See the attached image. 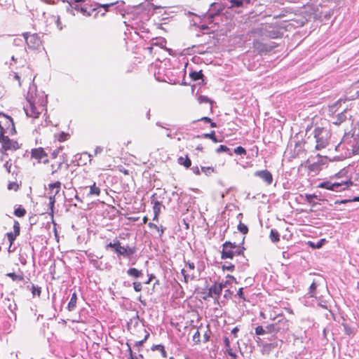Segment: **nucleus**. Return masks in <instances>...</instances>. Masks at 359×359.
Here are the masks:
<instances>
[{
	"label": "nucleus",
	"mask_w": 359,
	"mask_h": 359,
	"mask_svg": "<svg viewBox=\"0 0 359 359\" xmlns=\"http://www.w3.org/2000/svg\"><path fill=\"white\" fill-rule=\"evenodd\" d=\"M14 78L18 81L19 86L22 82L29 83V90L26 95V104L23 109L27 116L36 118L46 109L47 104V96L44 92L37 90L36 86L34 83L35 76L32 70L29 67H25L20 72H15Z\"/></svg>",
	"instance_id": "nucleus-1"
},
{
	"label": "nucleus",
	"mask_w": 359,
	"mask_h": 359,
	"mask_svg": "<svg viewBox=\"0 0 359 359\" xmlns=\"http://www.w3.org/2000/svg\"><path fill=\"white\" fill-rule=\"evenodd\" d=\"M337 151H345L346 156L354 154L359 151V137L352 133H345L341 142L337 144H333Z\"/></svg>",
	"instance_id": "nucleus-2"
},
{
	"label": "nucleus",
	"mask_w": 359,
	"mask_h": 359,
	"mask_svg": "<svg viewBox=\"0 0 359 359\" xmlns=\"http://www.w3.org/2000/svg\"><path fill=\"white\" fill-rule=\"evenodd\" d=\"M244 250L243 243L236 245L235 243L226 241L222 245V258L233 259L237 256H241Z\"/></svg>",
	"instance_id": "nucleus-3"
},
{
	"label": "nucleus",
	"mask_w": 359,
	"mask_h": 359,
	"mask_svg": "<svg viewBox=\"0 0 359 359\" xmlns=\"http://www.w3.org/2000/svg\"><path fill=\"white\" fill-rule=\"evenodd\" d=\"M316 149L320 150L330 145L331 133L324 128H317L314 130Z\"/></svg>",
	"instance_id": "nucleus-4"
},
{
	"label": "nucleus",
	"mask_w": 359,
	"mask_h": 359,
	"mask_svg": "<svg viewBox=\"0 0 359 359\" xmlns=\"http://www.w3.org/2000/svg\"><path fill=\"white\" fill-rule=\"evenodd\" d=\"M273 320L275 321L273 323L266 326L268 332H279L289 329V322L283 316H278L273 318Z\"/></svg>",
	"instance_id": "nucleus-5"
},
{
	"label": "nucleus",
	"mask_w": 359,
	"mask_h": 359,
	"mask_svg": "<svg viewBox=\"0 0 359 359\" xmlns=\"http://www.w3.org/2000/svg\"><path fill=\"white\" fill-rule=\"evenodd\" d=\"M353 184L351 180L341 181V182H331L330 181L323 182L318 185V188L326 189L334 191L345 190Z\"/></svg>",
	"instance_id": "nucleus-6"
},
{
	"label": "nucleus",
	"mask_w": 359,
	"mask_h": 359,
	"mask_svg": "<svg viewBox=\"0 0 359 359\" xmlns=\"http://www.w3.org/2000/svg\"><path fill=\"white\" fill-rule=\"evenodd\" d=\"M22 36L27 47L29 49L36 50L41 46L42 42L37 34H29L28 32H25L23 33Z\"/></svg>",
	"instance_id": "nucleus-7"
},
{
	"label": "nucleus",
	"mask_w": 359,
	"mask_h": 359,
	"mask_svg": "<svg viewBox=\"0 0 359 359\" xmlns=\"http://www.w3.org/2000/svg\"><path fill=\"white\" fill-rule=\"evenodd\" d=\"M195 264L193 262H186V268L182 269L181 273L184 276V281L188 283L189 280H193L196 277L194 271Z\"/></svg>",
	"instance_id": "nucleus-8"
},
{
	"label": "nucleus",
	"mask_w": 359,
	"mask_h": 359,
	"mask_svg": "<svg viewBox=\"0 0 359 359\" xmlns=\"http://www.w3.org/2000/svg\"><path fill=\"white\" fill-rule=\"evenodd\" d=\"M32 158L38 161V163H48V154L42 147L32 149L31 151Z\"/></svg>",
	"instance_id": "nucleus-9"
},
{
	"label": "nucleus",
	"mask_w": 359,
	"mask_h": 359,
	"mask_svg": "<svg viewBox=\"0 0 359 359\" xmlns=\"http://www.w3.org/2000/svg\"><path fill=\"white\" fill-rule=\"evenodd\" d=\"M114 4V3L105 4H97L96 7L91 9L92 15H93L94 18H97L99 13H100L102 16H104L105 13L109 11V8L113 7Z\"/></svg>",
	"instance_id": "nucleus-10"
},
{
	"label": "nucleus",
	"mask_w": 359,
	"mask_h": 359,
	"mask_svg": "<svg viewBox=\"0 0 359 359\" xmlns=\"http://www.w3.org/2000/svg\"><path fill=\"white\" fill-rule=\"evenodd\" d=\"M118 255H121L126 258H130L133 254L136 252L135 247L122 246L121 243L117 246L116 252Z\"/></svg>",
	"instance_id": "nucleus-11"
},
{
	"label": "nucleus",
	"mask_w": 359,
	"mask_h": 359,
	"mask_svg": "<svg viewBox=\"0 0 359 359\" xmlns=\"http://www.w3.org/2000/svg\"><path fill=\"white\" fill-rule=\"evenodd\" d=\"M67 11H70L74 15L75 13L73 12V10L82 13L85 16H91L92 12L91 10L90 11H87V9L80 5V4L75 3L72 4V2H69V6L67 7Z\"/></svg>",
	"instance_id": "nucleus-12"
},
{
	"label": "nucleus",
	"mask_w": 359,
	"mask_h": 359,
	"mask_svg": "<svg viewBox=\"0 0 359 359\" xmlns=\"http://www.w3.org/2000/svg\"><path fill=\"white\" fill-rule=\"evenodd\" d=\"M255 176L260 177L267 184H271L273 182V176L267 170L257 171L255 172Z\"/></svg>",
	"instance_id": "nucleus-13"
},
{
	"label": "nucleus",
	"mask_w": 359,
	"mask_h": 359,
	"mask_svg": "<svg viewBox=\"0 0 359 359\" xmlns=\"http://www.w3.org/2000/svg\"><path fill=\"white\" fill-rule=\"evenodd\" d=\"M222 11L223 8L220 4L214 3L211 5V8L207 13V18L209 20H212L213 18Z\"/></svg>",
	"instance_id": "nucleus-14"
},
{
	"label": "nucleus",
	"mask_w": 359,
	"mask_h": 359,
	"mask_svg": "<svg viewBox=\"0 0 359 359\" xmlns=\"http://www.w3.org/2000/svg\"><path fill=\"white\" fill-rule=\"evenodd\" d=\"M348 94L347 97L348 100L359 99V81L351 86Z\"/></svg>",
	"instance_id": "nucleus-15"
},
{
	"label": "nucleus",
	"mask_w": 359,
	"mask_h": 359,
	"mask_svg": "<svg viewBox=\"0 0 359 359\" xmlns=\"http://www.w3.org/2000/svg\"><path fill=\"white\" fill-rule=\"evenodd\" d=\"M222 291V286L217 285V283H215L209 288L208 296L218 298L221 294Z\"/></svg>",
	"instance_id": "nucleus-16"
},
{
	"label": "nucleus",
	"mask_w": 359,
	"mask_h": 359,
	"mask_svg": "<svg viewBox=\"0 0 359 359\" xmlns=\"http://www.w3.org/2000/svg\"><path fill=\"white\" fill-rule=\"evenodd\" d=\"M346 109H344L343 111L337 114L336 117H333L332 123L335 125H339L346 120Z\"/></svg>",
	"instance_id": "nucleus-17"
},
{
	"label": "nucleus",
	"mask_w": 359,
	"mask_h": 359,
	"mask_svg": "<svg viewBox=\"0 0 359 359\" xmlns=\"http://www.w3.org/2000/svg\"><path fill=\"white\" fill-rule=\"evenodd\" d=\"M88 188L89 192L87 194L88 197H91L93 196H100L101 190L100 188L97 186L95 182H94L91 186L88 187Z\"/></svg>",
	"instance_id": "nucleus-18"
},
{
	"label": "nucleus",
	"mask_w": 359,
	"mask_h": 359,
	"mask_svg": "<svg viewBox=\"0 0 359 359\" xmlns=\"http://www.w3.org/2000/svg\"><path fill=\"white\" fill-rule=\"evenodd\" d=\"M250 0H229V7L233 8V7H240L243 6L244 4H250Z\"/></svg>",
	"instance_id": "nucleus-19"
},
{
	"label": "nucleus",
	"mask_w": 359,
	"mask_h": 359,
	"mask_svg": "<svg viewBox=\"0 0 359 359\" xmlns=\"http://www.w3.org/2000/svg\"><path fill=\"white\" fill-rule=\"evenodd\" d=\"M76 301H77V295L76 292H74L72 295V297L70 299V301L68 303L67 305V309L69 311H74L76 306Z\"/></svg>",
	"instance_id": "nucleus-20"
},
{
	"label": "nucleus",
	"mask_w": 359,
	"mask_h": 359,
	"mask_svg": "<svg viewBox=\"0 0 359 359\" xmlns=\"http://www.w3.org/2000/svg\"><path fill=\"white\" fill-rule=\"evenodd\" d=\"M127 273L129 276L137 278H140L142 275V271H140L135 268H130L127 271Z\"/></svg>",
	"instance_id": "nucleus-21"
},
{
	"label": "nucleus",
	"mask_w": 359,
	"mask_h": 359,
	"mask_svg": "<svg viewBox=\"0 0 359 359\" xmlns=\"http://www.w3.org/2000/svg\"><path fill=\"white\" fill-rule=\"evenodd\" d=\"M151 202L154 203L153 211L154 213L160 214L161 208V203L158 201H154V195L151 197Z\"/></svg>",
	"instance_id": "nucleus-22"
},
{
	"label": "nucleus",
	"mask_w": 359,
	"mask_h": 359,
	"mask_svg": "<svg viewBox=\"0 0 359 359\" xmlns=\"http://www.w3.org/2000/svg\"><path fill=\"white\" fill-rule=\"evenodd\" d=\"M178 163H179V164L182 165L186 168H189L191 165V161L187 156L180 157L178 158Z\"/></svg>",
	"instance_id": "nucleus-23"
},
{
	"label": "nucleus",
	"mask_w": 359,
	"mask_h": 359,
	"mask_svg": "<svg viewBox=\"0 0 359 359\" xmlns=\"http://www.w3.org/2000/svg\"><path fill=\"white\" fill-rule=\"evenodd\" d=\"M273 29V28L270 25L265 26V29L268 32L267 36H269L270 38H273V39L278 37V32L271 30Z\"/></svg>",
	"instance_id": "nucleus-24"
},
{
	"label": "nucleus",
	"mask_w": 359,
	"mask_h": 359,
	"mask_svg": "<svg viewBox=\"0 0 359 359\" xmlns=\"http://www.w3.org/2000/svg\"><path fill=\"white\" fill-rule=\"evenodd\" d=\"M153 351H159L161 353V355L163 358H167V352L165 350V348L161 344L154 345L151 348Z\"/></svg>",
	"instance_id": "nucleus-25"
},
{
	"label": "nucleus",
	"mask_w": 359,
	"mask_h": 359,
	"mask_svg": "<svg viewBox=\"0 0 359 359\" xmlns=\"http://www.w3.org/2000/svg\"><path fill=\"white\" fill-rule=\"evenodd\" d=\"M6 276L10 277L13 281H21L23 280L24 277L21 274H16L15 273H8Z\"/></svg>",
	"instance_id": "nucleus-26"
},
{
	"label": "nucleus",
	"mask_w": 359,
	"mask_h": 359,
	"mask_svg": "<svg viewBox=\"0 0 359 359\" xmlns=\"http://www.w3.org/2000/svg\"><path fill=\"white\" fill-rule=\"evenodd\" d=\"M62 165V162L51 164L50 166V170L51 174L54 175L55 172H57L61 168Z\"/></svg>",
	"instance_id": "nucleus-27"
},
{
	"label": "nucleus",
	"mask_w": 359,
	"mask_h": 359,
	"mask_svg": "<svg viewBox=\"0 0 359 359\" xmlns=\"http://www.w3.org/2000/svg\"><path fill=\"white\" fill-rule=\"evenodd\" d=\"M308 169L310 172H317L321 169V165L318 163L309 164Z\"/></svg>",
	"instance_id": "nucleus-28"
},
{
	"label": "nucleus",
	"mask_w": 359,
	"mask_h": 359,
	"mask_svg": "<svg viewBox=\"0 0 359 359\" xmlns=\"http://www.w3.org/2000/svg\"><path fill=\"white\" fill-rule=\"evenodd\" d=\"M189 76L194 81H198L203 78V74L202 73V71H199L191 72Z\"/></svg>",
	"instance_id": "nucleus-29"
},
{
	"label": "nucleus",
	"mask_w": 359,
	"mask_h": 359,
	"mask_svg": "<svg viewBox=\"0 0 359 359\" xmlns=\"http://www.w3.org/2000/svg\"><path fill=\"white\" fill-rule=\"evenodd\" d=\"M57 194H58V190H56L55 192L53 195L49 196V207H50V209L52 212H53V207H54V204L55 202V197Z\"/></svg>",
	"instance_id": "nucleus-30"
},
{
	"label": "nucleus",
	"mask_w": 359,
	"mask_h": 359,
	"mask_svg": "<svg viewBox=\"0 0 359 359\" xmlns=\"http://www.w3.org/2000/svg\"><path fill=\"white\" fill-rule=\"evenodd\" d=\"M270 238L272 242H277L279 241V233L277 231L271 229L270 232Z\"/></svg>",
	"instance_id": "nucleus-31"
},
{
	"label": "nucleus",
	"mask_w": 359,
	"mask_h": 359,
	"mask_svg": "<svg viewBox=\"0 0 359 359\" xmlns=\"http://www.w3.org/2000/svg\"><path fill=\"white\" fill-rule=\"evenodd\" d=\"M238 230L243 234H247L248 232V226L241 222H240V223L238 225Z\"/></svg>",
	"instance_id": "nucleus-32"
},
{
	"label": "nucleus",
	"mask_w": 359,
	"mask_h": 359,
	"mask_svg": "<svg viewBox=\"0 0 359 359\" xmlns=\"http://www.w3.org/2000/svg\"><path fill=\"white\" fill-rule=\"evenodd\" d=\"M55 137L58 141L64 142L69 138V135L68 133L62 132V133H59L57 135H55Z\"/></svg>",
	"instance_id": "nucleus-33"
},
{
	"label": "nucleus",
	"mask_w": 359,
	"mask_h": 359,
	"mask_svg": "<svg viewBox=\"0 0 359 359\" xmlns=\"http://www.w3.org/2000/svg\"><path fill=\"white\" fill-rule=\"evenodd\" d=\"M265 333H271V332H268V330L266 329V327L265 329H264L262 326H257L255 328V334L257 335H262Z\"/></svg>",
	"instance_id": "nucleus-34"
},
{
	"label": "nucleus",
	"mask_w": 359,
	"mask_h": 359,
	"mask_svg": "<svg viewBox=\"0 0 359 359\" xmlns=\"http://www.w3.org/2000/svg\"><path fill=\"white\" fill-rule=\"evenodd\" d=\"M316 288H317L316 283L315 282H313L312 284L311 285L310 287H309V296L311 297H316Z\"/></svg>",
	"instance_id": "nucleus-35"
},
{
	"label": "nucleus",
	"mask_w": 359,
	"mask_h": 359,
	"mask_svg": "<svg viewBox=\"0 0 359 359\" xmlns=\"http://www.w3.org/2000/svg\"><path fill=\"white\" fill-rule=\"evenodd\" d=\"M203 136L205 137V138H209V139H211L214 142H218V140L217 139V137H215V131H212L211 133H205V134H203Z\"/></svg>",
	"instance_id": "nucleus-36"
},
{
	"label": "nucleus",
	"mask_w": 359,
	"mask_h": 359,
	"mask_svg": "<svg viewBox=\"0 0 359 359\" xmlns=\"http://www.w3.org/2000/svg\"><path fill=\"white\" fill-rule=\"evenodd\" d=\"M346 100V99H345L344 100L342 99L339 100L337 102H335L334 104L330 107V111L331 112H336L337 111V106L339 104H341L342 102H345Z\"/></svg>",
	"instance_id": "nucleus-37"
},
{
	"label": "nucleus",
	"mask_w": 359,
	"mask_h": 359,
	"mask_svg": "<svg viewBox=\"0 0 359 359\" xmlns=\"http://www.w3.org/2000/svg\"><path fill=\"white\" fill-rule=\"evenodd\" d=\"M149 226L150 228H152V229H154L155 230H156L158 232H159L160 233V236H161V235L164 232V229L163 228V226H158L156 224H154V223H149Z\"/></svg>",
	"instance_id": "nucleus-38"
},
{
	"label": "nucleus",
	"mask_w": 359,
	"mask_h": 359,
	"mask_svg": "<svg viewBox=\"0 0 359 359\" xmlns=\"http://www.w3.org/2000/svg\"><path fill=\"white\" fill-rule=\"evenodd\" d=\"M234 268H235V265L231 263L225 262L222 265V269L224 271L226 270V271H233Z\"/></svg>",
	"instance_id": "nucleus-39"
},
{
	"label": "nucleus",
	"mask_w": 359,
	"mask_h": 359,
	"mask_svg": "<svg viewBox=\"0 0 359 359\" xmlns=\"http://www.w3.org/2000/svg\"><path fill=\"white\" fill-rule=\"evenodd\" d=\"M26 213V211L24 208H18L15 210L14 214L17 217H23Z\"/></svg>",
	"instance_id": "nucleus-40"
},
{
	"label": "nucleus",
	"mask_w": 359,
	"mask_h": 359,
	"mask_svg": "<svg viewBox=\"0 0 359 359\" xmlns=\"http://www.w3.org/2000/svg\"><path fill=\"white\" fill-rule=\"evenodd\" d=\"M316 198H317V196H316L315 194H306L305 195L306 201L310 204H313V205H314V203H313V199Z\"/></svg>",
	"instance_id": "nucleus-41"
},
{
	"label": "nucleus",
	"mask_w": 359,
	"mask_h": 359,
	"mask_svg": "<svg viewBox=\"0 0 359 359\" xmlns=\"http://www.w3.org/2000/svg\"><path fill=\"white\" fill-rule=\"evenodd\" d=\"M234 153L238 155H245L246 150L243 147L239 146L234 149Z\"/></svg>",
	"instance_id": "nucleus-42"
},
{
	"label": "nucleus",
	"mask_w": 359,
	"mask_h": 359,
	"mask_svg": "<svg viewBox=\"0 0 359 359\" xmlns=\"http://www.w3.org/2000/svg\"><path fill=\"white\" fill-rule=\"evenodd\" d=\"M199 103H210L212 104V101L205 95H200L198 98Z\"/></svg>",
	"instance_id": "nucleus-43"
},
{
	"label": "nucleus",
	"mask_w": 359,
	"mask_h": 359,
	"mask_svg": "<svg viewBox=\"0 0 359 359\" xmlns=\"http://www.w3.org/2000/svg\"><path fill=\"white\" fill-rule=\"evenodd\" d=\"M48 186H49V189L51 191H53L54 189H56V190H58V191H59L60 186H61V183L59 181H57L54 183L50 184Z\"/></svg>",
	"instance_id": "nucleus-44"
},
{
	"label": "nucleus",
	"mask_w": 359,
	"mask_h": 359,
	"mask_svg": "<svg viewBox=\"0 0 359 359\" xmlns=\"http://www.w3.org/2000/svg\"><path fill=\"white\" fill-rule=\"evenodd\" d=\"M32 292L34 296H35L36 294L39 296L41 294V288L39 287L35 286L34 285H32Z\"/></svg>",
	"instance_id": "nucleus-45"
},
{
	"label": "nucleus",
	"mask_w": 359,
	"mask_h": 359,
	"mask_svg": "<svg viewBox=\"0 0 359 359\" xmlns=\"http://www.w3.org/2000/svg\"><path fill=\"white\" fill-rule=\"evenodd\" d=\"M236 257V261L240 262L243 265H245L247 264V259H245L243 252L241 255V256H237Z\"/></svg>",
	"instance_id": "nucleus-46"
},
{
	"label": "nucleus",
	"mask_w": 359,
	"mask_h": 359,
	"mask_svg": "<svg viewBox=\"0 0 359 359\" xmlns=\"http://www.w3.org/2000/svg\"><path fill=\"white\" fill-rule=\"evenodd\" d=\"M120 241L116 240L114 241V243H109L107 244V248H111L114 249V251L116 252L117 246L119 245Z\"/></svg>",
	"instance_id": "nucleus-47"
},
{
	"label": "nucleus",
	"mask_w": 359,
	"mask_h": 359,
	"mask_svg": "<svg viewBox=\"0 0 359 359\" xmlns=\"http://www.w3.org/2000/svg\"><path fill=\"white\" fill-rule=\"evenodd\" d=\"M6 235H7L8 239V241H10L11 244H12V243H13V242L15 241V238H16L17 235H16V234H15V233H13V232H8V233H7V234H6Z\"/></svg>",
	"instance_id": "nucleus-48"
},
{
	"label": "nucleus",
	"mask_w": 359,
	"mask_h": 359,
	"mask_svg": "<svg viewBox=\"0 0 359 359\" xmlns=\"http://www.w3.org/2000/svg\"><path fill=\"white\" fill-rule=\"evenodd\" d=\"M201 170L206 175H210V173H212L214 170L211 167H202L201 168Z\"/></svg>",
	"instance_id": "nucleus-49"
},
{
	"label": "nucleus",
	"mask_w": 359,
	"mask_h": 359,
	"mask_svg": "<svg viewBox=\"0 0 359 359\" xmlns=\"http://www.w3.org/2000/svg\"><path fill=\"white\" fill-rule=\"evenodd\" d=\"M229 149L225 145H220L216 150L217 153L229 151Z\"/></svg>",
	"instance_id": "nucleus-50"
},
{
	"label": "nucleus",
	"mask_w": 359,
	"mask_h": 359,
	"mask_svg": "<svg viewBox=\"0 0 359 359\" xmlns=\"http://www.w3.org/2000/svg\"><path fill=\"white\" fill-rule=\"evenodd\" d=\"M133 287L136 292H140L142 289V285L141 283H140V282H134Z\"/></svg>",
	"instance_id": "nucleus-51"
},
{
	"label": "nucleus",
	"mask_w": 359,
	"mask_h": 359,
	"mask_svg": "<svg viewBox=\"0 0 359 359\" xmlns=\"http://www.w3.org/2000/svg\"><path fill=\"white\" fill-rule=\"evenodd\" d=\"M14 233L18 236L20 234V224L18 222H15L13 225Z\"/></svg>",
	"instance_id": "nucleus-52"
},
{
	"label": "nucleus",
	"mask_w": 359,
	"mask_h": 359,
	"mask_svg": "<svg viewBox=\"0 0 359 359\" xmlns=\"http://www.w3.org/2000/svg\"><path fill=\"white\" fill-rule=\"evenodd\" d=\"M149 336V334L147 333L142 340L135 341V346H142L143 345V344L144 343V341L147 339Z\"/></svg>",
	"instance_id": "nucleus-53"
},
{
	"label": "nucleus",
	"mask_w": 359,
	"mask_h": 359,
	"mask_svg": "<svg viewBox=\"0 0 359 359\" xmlns=\"http://www.w3.org/2000/svg\"><path fill=\"white\" fill-rule=\"evenodd\" d=\"M226 352L228 353V354L231 357L232 359H235L236 358V353H234L232 351V349L231 348V347L229 348H226Z\"/></svg>",
	"instance_id": "nucleus-54"
},
{
	"label": "nucleus",
	"mask_w": 359,
	"mask_h": 359,
	"mask_svg": "<svg viewBox=\"0 0 359 359\" xmlns=\"http://www.w3.org/2000/svg\"><path fill=\"white\" fill-rule=\"evenodd\" d=\"M243 287H241V288L238 290L237 294H238V296L241 299H242L243 301H245L246 299H245V297H244V294H243Z\"/></svg>",
	"instance_id": "nucleus-55"
},
{
	"label": "nucleus",
	"mask_w": 359,
	"mask_h": 359,
	"mask_svg": "<svg viewBox=\"0 0 359 359\" xmlns=\"http://www.w3.org/2000/svg\"><path fill=\"white\" fill-rule=\"evenodd\" d=\"M101 257H102L101 256H95V257H93V258L90 259V262H91V263H93V265H94L95 266H96V264H97V259H100V258H101Z\"/></svg>",
	"instance_id": "nucleus-56"
},
{
	"label": "nucleus",
	"mask_w": 359,
	"mask_h": 359,
	"mask_svg": "<svg viewBox=\"0 0 359 359\" xmlns=\"http://www.w3.org/2000/svg\"><path fill=\"white\" fill-rule=\"evenodd\" d=\"M193 340L196 341H199L200 340V332L198 331H196L194 336H193Z\"/></svg>",
	"instance_id": "nucleus-57"
},
{
	"label": "nucleus",
	"mask_w": 359,
	"mask_h": 359,
	"mask_svg": "<svg viewBox=\"0 0 359 359\" xmlns=\"http://www.w3.org/2000/svg\"><path fill=\"white\" fill-rule=\"evenodd\" d=\"M226 278V280H229V284H230L231 282H234L236 283H237L236 279L234 278V276H233L231 275H227Z\"/></svg>",
	"instance_id": "nucleus-58"
},
{
	"label": "nucleus",
	"mask_w": 359,
	"mask_h": 359,
	"mask_svg": "<svg viewBox=\"0 0 359 359\" xmlns=\"http://www.w3.org/2000/svg\"><path fill=\"white\" fill-rule=\"evenodd\" d=\"M103 151V148L101 147H96V148L94 150V155H97L98 154H100Z\"/></svg>",
	"instance_id": "nucleus-59"
},
{
	"label": "nucleus",
	"mask_w": 359,
	"mask_h": 359,
	"mask_svg": "<svg viewBox=\"0 0 359 359\" xmlns=\"http://www.w3.org/2000/svg\"><path fill=\"white\" fill-rule=\"evenodd\" d=\"M229 283V280H226V281L224 282H221L219 283H217V285H221L222 286V290H223V288L226 287L227 286V285Z\"/></svg>",
	"instance_id": "nucleus-60"
},
{
	"label": "nucleus",
	"mask_w": 359,
	"mask_h": 359,
	"mask_svg": "<svg viewBox=\"0 0 359 359\" xmlns=\"http://www.w3.org/2000/svg\"><path fill=\"white\" fill-rule=\"evenodd\" d=\"M11 163L9 161H6L4 164V168L6 169L8 172H11Z\"/></svg>",
	"instance_id": "nucleus-61"
},
{
	"label": "nucleus",
	"mask_w": 359,
	"mask_h": 359,
	"mask_svg": "<svg viewBox=\"0 0 359 359\" xmlns=\"http://www.w3.org/2000/svg\"><path fill=\"white\" fill-rule=\"evenodd\" d=\"M22 43V40L21 39L17 38L13 40V43L16 46L20 45Z\"/></svg>",
	"instance_id": "nucleus-62"
},
{
	"label": "nucleus",
	"mask_w": 359,
	"mask_h": 359,
	"mask_svg": "<svg viewBox=\"0 0 359 359\" xmlns=\"http://www.w3.org/2000/svg\"><path fill=\"white\" fill-rule=\"evenodd\" d=\"M191 169L196 175H200V169L198 166L193 167Z\"/></svg>",
	"instance_id": "nucleus-63"
},
{
	"label": "nucleus",
	"mask_w": 359,
	"mask_h": 359,
	"mask_svg": "<svg viewBox=\"0 0 359 359\" xmlns=\"http://www.w3.org/2000/svg\"><path fill=\"white\" fill-rule=\"evenodd\" d=\"M224 344H225L226 348H229L230 347L229 339L227 337H224Z\"/></svg>",
	"instance_id": "nucleus-64"
}]
</instances>
